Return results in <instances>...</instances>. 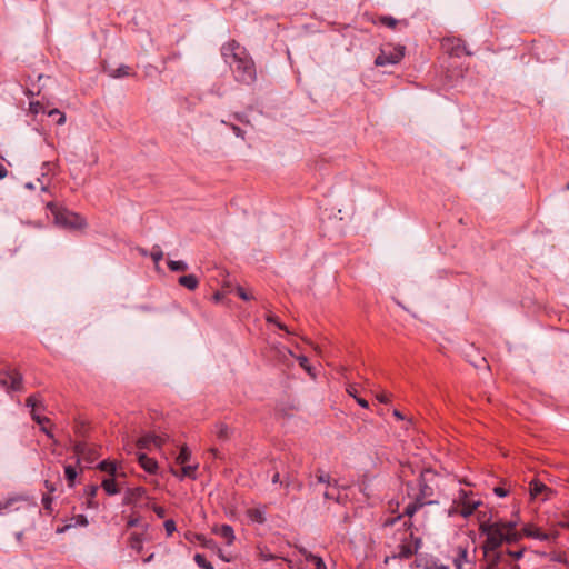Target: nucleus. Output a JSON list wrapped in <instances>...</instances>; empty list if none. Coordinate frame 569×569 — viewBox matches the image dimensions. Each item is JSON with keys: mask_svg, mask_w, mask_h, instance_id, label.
Listing matches in <instances>:
<instances>
[{"mask_svg": "<svg viewBox=\"0 0 569 569\" xmlns=\"http://www.w3.org/2000/svg\"><path fill=\"white\" fill-rule=\"evenodd\" d=\"M221 56L238 83L251 86L257 81L256 63L248 50L238 41L232 39L223 43Z\"/></svg>", "mask_w": 569, "mask_h": 569, "instance_id": "1", "label": "nucleus"}, {"mask_svg": "<svg viewBox=\"0 0 569 569\" xmlns=\"http://www.w3.org/2000/svg\"><path fill=\"white\" fill-rule=\"evenodd\" d=\"M437 488V475L430 469L421 471L418 478V492L412 496V501L406 506L403 516L411 518L425 506L438 503V500L433 499Z\"/></svg>", "mask_w": 569, "mask_h": 569, "instance_id": "2", "label": "nucleus"}, {"mask_svg": "<svg viewBox=\"0 0 569 569\" xmlns=\"http://www.w3.org/2000/svg\"><path fill=\"white\" fill-rule=\"evenodd\" d=\"M47 209L52 213L54 223L61 228L82 230L87 227L86 219L77 212L60 208L53 202H48Z\"/></svg>", "mask_w": 569, "mask_h": 569, "instance_id": "3", "label": "nucleus"}, {"mask_svg": "<svg viewBox=\"0 0 569 569\" xmlns=\"http://www.w3.org/2000/svg\"><path fill=\"white\" fill-rule=\"evenodd\" d=\"M406 47L402 44L387 43L380 48L378 56L375 59L377 67H385L388 64H397L405 57Z\"/></svg>", "mask_w": 569, "mask_h": 569, "instance_id": "4", "label": "nucleus"}, {"mask_svg": "<svg viewBox=\"0 0 569 569\" xmlns=\"http://www.w3.org/2000/svg\"><path fill=\"white\" fill-rule=\"evenodd\" d=\"M480 531L481 533L487 536L483 549L485 552L487 551H493L498 549L503 542H505V532L502 530V526L492 522H483L480 525Z\"/></svg>", "mask_w": 569, "mask_h": 569, "instance_id": "5", "label": "nucleus"}, {"mask_svg": "<svg viewBox=\"0 0 569 569\" xmlns=\"http://www.w3.org/2000/svg\"><path fill=\"white\" fill-rule=\"evenodd\" d=\"M410 538L413 539V546L407 542H402L398 546V551L392 556L385 558V563H388L390 559H409L411 558L421 547V538H413V533H410Z\"/></svg>", "mask_w": 569, "mask_h": 569, "instance_id": "6", "label": "nucleus"}, {"mask_svg": "<svg viewBox=\"0 0 569 569\" xmlns=\"http://www.w3.org/2000/svg\"><path fill=\"white\" fill-rule=\"evenodd\" d=\"M0 385L8 390L20 391L23 387V379L18 370L8 369L2 372Z\"/></svg>", "mask_w": 569, "mask_h": 569, "instance_id": "7", "label": "nucleus"}, {"mask_svg": "<svg viewBox=\"0 0 569 569\" xmlns=\"http://www.w3.org/2000/svg\"><path fill=\"white\" fill-rule=\"evenodd\" d=\"M442 48L451 57H461L462 54L471 56L472 53L467 50L462 39L455 37H447L441 42Z\"/></svg>", "mask_w": 569, "mask_h": 569, "instance_id": "8", "label": "nucleus"}, {"mask_svg": "<svg viewBox=\"0 0 569 569\" xmlns=\"http://www.w3.org/2000/svg\"><path fill=\"white\" fill-rule=\"evenodd\" d=\"M168 435H157L154 432H148L142 435L137 440V447L139 449H151V447L161 448L168 440Z\"/></svg>", "mask_w": 569, "mask_h": 569, "instance_id": "9", "label": "nucleus"}, {"mask_svg": "<svg viewBox=\"0 0 569 569\" xmlns=\"http://www.w3.org/2000/svg\"><path fill=\"white\" fill-rule=\"evenodd\" d=\"M26 406L31 408V417L38 425H42L43 422H50L49 418L42 417L38 413V409L43 408L42 400L39 396H29L26 400Z\"/></svg>", "mask_w": 569, "mask_h": 569, "instance_id": "10", "label": "nucleus"}, {"mask_svg": "<svg viewBox=\"0 0 569 569\" xmlns=\"http://www.w3.org/2000/svg\"><path fill=\"white\" fill-rule=\"evenodd\" d=\"M529 492L532 499L541 497V500L545 501L549 499L552 490L540 480L533 479L529 483Z\"/></svg>", "mask_w": 569, "mask_h": 569, "instance_id": "11", "label": "nucleus"}, {"mask_svg": "<svg viewBox=\"0 0 569 569\" xmlns=\"http://www.w3.org/2000/svg\"><path fill=\"white\" fill-rule=\"evenodd\" d=\"M459 503H460L459 513L463 518L470 517L475 512L477 507L479 506V502L469 499L467 492L463 490L460 491Z\"/></svg>", "mask_w": 569, "mask_h": 569, "instance_id": "12", "label": "nucleus"}, {"mask_svg": "<svg viewBox=\"0 0 569 569\" xmlns=\"http://www.w3.org/2000/svg\"><path fill=\"white\" fill-rule=\"evenodd\" d=\"M342 487L339 486L337 480H333V483L326 488L323 492V497L327 500H333L337 503H345L347 499V495L342 493Z\"/></svg>", "mask_w": 569, "mask_h": 569, "instance_id": "13", "label": "nucleus"}, {"mask_svg": "<svg viewBox=\"0 0 569 569\" xmlns=\"http://www.w3.org/2000/svg\"><path fill=\"white\" fill-rule=\"evenodd\" d=\"M142 498H147V490L143 487L128 488L124 493L123 503L134 505Z\"/></svg>", "mask_w": 569, "mask_h": 569, "instance_id": "14", "label": "nucleus"}, {"mask_svg": "<svg viewBox=\"0 0 569 569\" xmlns=\"http://www.w3.org/2000/svg\"><path fill=\"white\" fill-rule=\"evenodd\" d=\"M213 533L220 537L224 542L230 546L234 541V531L230 525H221L213 528Z\"/></svg>", "mask_w": 569, "mask_h": 569, "instance_id": "15", "label": "nucleus"}, {"mask_svg": "<svg viewBox=\"0 0 569 569\" xmlns=\"http://www.w3.org/2000/svg\"><path fill=\"white\" fill-rule=\"evenodd\" d=\"M522 532L525 537L533 538L540 541H548L550 539V535L540 530V528L535 525H526L522 528Z\"/></svg>", "mask_w": 569, "mask_h": 569, "instance_id": "16", "label": "nucleus"}, {"mask_svg": "<svg viewBox=\"0 0 569 569\" xmlns=\"http://www.w3.org/2000/svg\"><path fill=\"white\" fill-rule=\"evenodd\" d=\"M138 462L140 467L150 475L158 471V462L156 459L148 457L146 453H138Z\"/></svg>", "mask_w": 569, "mask_h": 569, "instance_id": "17", "label": "nucleus"}, {"mask_svg": "<svg viewBox=\"0 0 569 569\" xmlns=\"http://www.w3.org/2000/svg\"><path fill=\"white\" fill-rule=\"evenodd\" d=\"M89 523L88 518L84 515H76L69 519V522L64 528L58 529V532H63L66 529L72 527H87Z\"/></svg>", "mask_w": 569, "mask_h": 569, "instance_id": "18", "label": "nucleus"}, {"mask_svg": "<svg viewBox=\"0 0 569 569\" xmlns=\"http://www.w3.org/2000/svg\"><path fill=\"white\" fill-rule=\"evenodd\" d=\"M247 517L257 523H263L266 521V510L262 507L250 508L247 510Z\"/></svg>", "mask_w": 569, "mask_h": 569, "instance_id": "19", "label": "nucleus"}, {"mask_svg": "<svg viewBox=\"0 0 569 569\" xmlns=\"http://www.w3.org/2000/svg\"><path fill=\"white\" fill-rule=\"evenodd\" d=\"M299 552L306 558L307 561H311L316 569H327L325 561L321 557L315 556L307 551L306 548H299Z\"/></svg>", "mask_w": 569, "mask_h": 569, "instance_id": "20", "label": "nucleus"}, {"mask_svg": "<svg viewBox=\"0 0 569 569\" xmlns=\"http://www.w3.org/2000/svg\"><path fill=\"white\" fill-rule=\"evenodd\" d=\"M178 282H179L180 286H182V287H184V288H187L189 290H194L199 286V280H198V278L194 274L181 276L178 279Z\"/></svg>", "mask_w": 569, "mask_h": 569, "instance_id": "21", "label": "nucleus"}, {"mask_svg": "<svg viewBox=\"0 0 569 569\" xmlns=\"http://www.w3.org/2000/svg\"><path fill=\"white\" fill-rule=\"evenodd\" d=\"M315 480L316 483L326 485V487H329L333 483V480L331 476L326 472L323 469H316L315 471Z\"/></svg>", "mask_w": 569, "mask_h": 569, "instance_id": "22", "label": "nucleus"}, {"mask_svg": "<svg viewBox=\"0 0 569 569\" xmlns=\"http://www.w3.org/2000/svg\"><path fill=\"white\" fill-rule=\"evenodd\" d=\"M101 487L103 488L106 493L109 496H114V495L119 493V487H118L114 478L103 479Z\"/></svg>", "mask_w": 569, "mask_h": 569, "instance_id": "23", "label": "nucleus"}, {"mask_svg": "<svg viewBox=\"0 0 569 569\" xmlns=\"http://www.w3.org/2000/svg\"><path fill=\"white\" fill-rule=\"evenodd\" d=\"M378 21L387 27V28H390V29H395L399 23H402L405 27L408 26V22L406 20H402V21H399L397 20L396 18L391 17V16H380L378 18Z\"/></svg>", "mask_w": 569, "mask_h": 569, "instance_id": "24", "label": "nucleus"}, {"mask_svg": "<svg viewBox=\"0 0 569 569\" xmlns=\"http://www.w3.org/2000/svg\"><path fill=\"white\" fill-rule=\"evenodd\" d=\"M346 391L349 396L355 398V400L358 402L359 406H361L365 409L369 408L368 401L366 399L359 397L358 389H357L356 385H348Z\"/></svg>", "mask_w": 569, "mask_h": 569, "instance_id": "25", "label": "nucleus"}, {"mask_svg": "<svg viewBox=\"0 0 569 569\" xmlns=\"http://www.w3.org/2000/svg\"><path fill=\"white\" fill-rule=\"evenodd\" d=\"M64 476L68 481V486L72 488L78 476L77 469L71 465L64 466Z\"/></svg>", "mask_w": 569, "mask_h": 569, "instance_id": "26", "label": "nucleus"}, {"mask_svg": "<svg viewBox=\"0 0 569 569\" xmlns=\"http://www.w3.org/2000/svg\"><path fill=\"white\" fill-rule=\"evenodd\" d=\"M468 551L466 548H459L458 556L453 560L456 569H463V563L468 561Z\"/></svg>", "mask_w": 569, "mask_h": 569, "instance_id": "27", "label": "nucleus"}, {"mask_svg": "<svg viewBox=\"0 0 569 569\" xmlns=\"http://www.w3.org/2000/svg\"><path fill=\"white\" fill-rule=\"evenodd\" d=\"M167 264H168V268L173 272H184L188 270V264L182 260H179V261L169 260L167 262Z\"/></svg>", "mask_w": 569, "mask_h": 569, "instance_id": "28", "label": "nucleus"}, {"mask_svg": "<svg viewBox=\"0 0 569 569\" xmlns=\"http://www.w3.org/2000/svg\"><path fill=\"white\" fill-rule=\"evenodd\" d=\"M191 458V451L187 446H182L180 448V452L177 457V463L179 465H186Z\"/></svg>", "mask_w": 569, "mask_h": 569, "instance_id": "29", "label": "nucleus"}, {"mask_svg": "<svg viewBox=\"0 0 569 569\" xmlns=\"http://www.w3.org/2000/svg\"><path fill=\"white\" fill-rule=\"evenodd\" d=\"M130 74V67L126 64H121L119 68L113 69L109 72V76L112 78H122Z\"/></svg>", "mask_w": 569, "mask_h": 569, "instance_id": "30", "label": "nucleus"}, {"mask_svg": "<svg viewBox=\"0 0 569 569\" xmlns=\"http://www.w3.org/2000/svg\"><path fill=\"white\" fill-rule=\"evenodd\" d=\"M550 561L567 565L568 563V557L567 553L563 551H555L549 553Z\"/></svg>", "mask_w": 569, "mask_h": 569, "instance_id": "31", "label": "nucleus"}, {"mask_svg": "<svg viewBox=\"0 0 569 569\" xmlns=\"http://www.w3.org/2000/svg\"><path fill=\"white\" fill-rule=\"evenodd\" d=\"M130 548L140 552L142 550V538L138 533H132L129 538Z\"/></svg>", "mask_w": 569, "mask_h": 569, "instance_id": "32", "label": "nucleus"}, {"mask_svg": "<svg viewBox=\"0 0 569 569\" xmlns=\"http://www.w3.org/2000/svg\"><path fill=\"white\" fill-rule=\"evenodd\" d=\"M99 469L102 470V471H106L108 473H110L112 477L116 476V472H117V466L114 462H111V461H108V460H103L99 463Z\"/></svg>", "mask_w": 569, "mask_h": 569, "instance_id": "33", "label": "nucleus"}, {"mask_svg": "<svg viewBox=\"0 0 569 569\" xmlns=\"http://www.w3.org/2000/svg\"><path fill=\"white\" fill-rule=\"evenodd\" d=\"M214 435L221 440H226L229 437V428L224 423H219L214 428Z\"/></svg>", "mask_w": 569, "mask_h": 569, "instance_id": "34", "label": "nucleus"}, {"mask_svg": "<svg viewBox=\"0 0 569 569\" xmlns=\"http://www.w3.org/2000/svg\"><path fill=\"white\" fill-rule=\"evenodd\" d=\"M523 537V532H519L517 530H511L510 532H505V542L515 543L518 542Z\"/></svg>", "mask_w": 569, "mask_h": 569, "instance_id": "35", "label": "nucleus"}, {"mask_svg": "<svg viewBox=\"0 0 569 569\" xmlns=\"http://www.w3.org/2000/svg\"><path fill=\"white\" fill-rule=\"evenodd\" d=\"M194 561L202 569H213L212 563L207 560L204 555L196 553L194 555Z\"/></svg>", "mask_w": 569, "mask_h": 569, "instance_id": "36", "label": "nucleus"}, {"mask_svg": "<svg viewBox=\"0 0 569 569\" xmlns=\"http://www.w3.org/2000/svg\"><path fill=\"white\" fill-rule=\"evenodd\" d=\"M47 114H48L49 117H54V118H57L56 122H57V124H59V126H61V124H63V123L66 122V114H64L62 111H60L59 109H51V110H49V111L47 112Z\"/></svg>", "mask_w": 569, "mask_h": 569, "instance_id": "37", "label": "nucleus"}, {"mask_svg": "<svg viewBox=\"0 0 569 569\" xmlns=\"http://www.w3.org/2000/svg\"><path fill=\"white\" fill-rule=\"evenodd\" d=\"M182 466V477H188L191 479H196V470L198 468V465L190 466V465H181Z\"/></svg>", "mask_w": 569, "mask_h": 569, "instance_id": "38", "label": "nucleus"}, {"mask_svg": "<svg viewBox=\"0 0 569 569\" xmlns=\"http://www.w3.org/2000/svg\"><path fill=\"white\" fill-rule=\"evenodd\" d=\"M86 449H87V445L84 442H77L73 446V451L77 456V463L80 462V457L84 455Z\"/></svg>", "mask_w": 569, "mask_h": 569, "instance_id": "39", "label": "nucleus"}, {"mask_svg": "<svg viewBox=\"0 0 569 569\" xmlns=\"http://www.w3.org/2000/svg\"><path fill=\"white\" fill-rule=\"evenodd\" d=\"M267 321L269 323H274L279 329L284 330L287 333H290L287 326L279 321L278 317L274 315H268Z\"/></svg>", "mask_w": 569, "mask_h": 569, "instance_id": "40", "label": "nucleus"}, {"mask_svg": "<svg viewBox=\"0 0 569 569\" xmlns=\"http://www.w3.org/2000/svg\"><path fill=\"white\" fill-rule=\"evenodd\" d=\"M29 110L33 114L46 112L43 104L40 103L39 101H31L29 104Z\"/></svg>", "mask_w": 569, "mask_h": 569, "instance_id": "41", "label": "nucleus"}, {"mask_svg": "<svg viewBox=\"0 0 569 569\" xmlns=\"http://www.w3.org/2000/svg\"><path fill=\"white\" fill-rule=\"evenodd\" d=\"M163 527L168 537L172 536V533L177 530L176 522L172 519H167L163 523Z\"/></svg>", "mask_w": 569, "mask_h": 569, "instance_id": "42", "label": "nucleus"}, {"mask_svg": "<svg viewBox=\"0 0 569 569\" xmlns=\"http://www.w3.org/2000/svg\"><path fill=\"white\" fill-rule=\"evenodd\" d=\"M150 257H151V259H152L156 263H158L159 261H161V260H162V258H163V252H162V250L160 249V247H158V246L153 247V249H152V251H151V253H150Z\"/></svg>", "mask_w": 569, "mask_h": 569, "instance_id": "43", "label": "nucleus"}, {"mask_svg": "<svg viewBox=\"0 0 569 569\" xmlns=\"http://www.w3.org/2000/svg\"><path fill=\"white\" fill-rule=\"evenodd\" d=\"M21 500H23L22 496H14V497L6 499L4 501H6V503H8V511L9 510H18V508L14 507V505Z\"/></svg>", "mask_w": 569, "mask_h": 569, "instance_id": "44", "label": "nucleus"}, {"mask_svg": "<svg viewBox=\"0 0 569 569\" xmlns=\"http://www.w3.org/2000/svg\"><path fill=\"white\" fill-rule=\"evenodd\" d=\"M496 522L502 526L503 532H510L511 530H516L517 523L515 521H496Z\"/></svg>", "mask_w": 569, "mask_h": 569, "instance_id": "45", "label": "nucleus"}, {"mask_svg": "<svg viewBox=\"0 0 569 569\" xmlns=\"http://www.w3.org/2000/svg\"><path fill=\"white\" fill-rule=\"evenodd\" d=\"M153 512L157 515L158 518H164L166 517V509L161 506H158V505H151L149 506Z\"/></svg>", "mask_w": 569, "mask_h": 569, "instance_id": "46", "label": "nucleus"}, {"mask_svg": "<svg viewBox=\"0 0 569 569\" xmlns=\"http://www.w3.org/2000/svg\"><path fill=\"white\" fill-rule=\"evenodd\" d=\"M41 502H42V506L43 508L47 510V511H51V506H52V498L49 496V495H43L42 499H41Z\"/></svg>", "mask_w": 569, "mask_h": 569, "instance_id": "47", "label": "nucleus"}, {"mask_svg": "<svg viewBox=\"0 0 569 569\" xmlns=\"http://www.w3.org/2000/svg\"><path fill=\"white\" fill-rule=\"evenodd\" d=\"M523 553H525V549H520V550H516V551L510 550V549L507 550V555L512 557L516 560H520L523 557Z\"/></svg>", "mask_w": 569, "mask_h": 569, "instance_id": "48", "label": "nucleus"}, {"mask_svg": "<svg viewBox=\"0 0 569 569\" xmlns=\"http://www.w3.org/2000/svg\"><path fill=\"white\" fill-rule=\"evenodd\" d=\"M237 295H238L242 300H246V301H248V300L252 299V296H251L250 293H248V292L246 291V289H244V288H242V287H238V288H237Z\"/></svg>", "mask_w": 569, "mask_h": 569, "instance_id": "49", "label": "nucleus"}, {"mask_svg": "<svg viewBox=\"0 0 569 569\" xmlns=\"http://www.w3.org/2000/svg\"><path fill=\"white\" fill-rule=\"evenodd\" d=\"M97 491H98V487L97 486H89L87 489H86V492L89 497V505L91 506V499H93L97 495Z\"/></svg>", "mask_w": 569, "mask_h": 569, "instance_id": "50", "label": "nucleus"}, {"mask_svg": "<svg viewBox=\"0 0 569 569\" xmlns=\"http://www.w3.org/2000/svg\"><path fill=\"white\" fill-rule=\"evenodd\" d=\"M298 361L303 369H306L309 373L311 372V368L308 365L309 360L306 356L298 357Z\"/></svg>", "mask_w": 569, "mask_h": 569, "instance_id": "51", "label": "nucleus"}, {"mask_svg": "<svg viewBox=\"0 0 569 569\" xmlns=\"http://www.w3.org/2000/svg\"><path fill=\"white\" fill-rule=\"evenodd\" d=\"M49 422H43L42 425H39L40 426V429L43 433H46L48 436V438L50 439H53V433H52V430L51 428H48L47 425Z\"/></svg>", "mask_w": 569, "mask_h": 569, "instance_id": "52", "label": "nucleus"}, {"mask_svg": "<svg viewBox=\"0 0 569 569\" xmlns=\"http://www.w3.org/2000/svg\"><path fill=\"white\" fill-rule=\"evenodd\" d=\"M376 398L381 403H388L390 401V395L386 392L378 393Z\"/></svg>", "mask_w": 569, "mask_h": 569, "instance_id": "53", "label": "nucleus"}, {"mask_svg": "<svg viewBox=\"0 0 569 569\" xmlns=\"http://www.w3.org/2000/svg\"><path fill=\"white\" fill-rule=\"evenodd\" d=\"M230 128L237 137L243 138L244 131L240 127L231 124Z\"/></svg>", "mask_w": 569, "mask_h": 569, "instance_id": "54", "label": "nucleus"}, {"mask_svg": "<svg viewBox=\"0 0 569 569\" xmlns=\"http://www.w3.org/2000/svg\"><path fill=\"white\" fill-rule=\"evenodd\" d=\"M493 492H495L498 497H501V498H503V497H506V496L508 495V490H507V489H505V488H502V487H496V488L493 489Z\"/></svg>", "mask_w": 569, "mask_h": 569, "instance_id": "55", "label": "nucleus"}, {"mask_svg": "<svg viewBox=\"0 0 569 569\" xmlns=\"http://www.w3.org/2000/svg\"><path fill=\"white\" fill-rule=\"evenodd\" d=\"M272 483H280L283 485V482L280 480V473L276 471L271 477Z\"/></svg>", "mask_w": 569, "mask_h": 569, "instance_id": "56", "label": "nucleus"}, {"mask_svg": "<svg viewBox=\"0 0 569 569\" xmlns=\"http://www.w3.org/2000/svg\"><path fill=\"white\" fill-rule=\"evenodd\" d=\"M7 176H8L7 168L2 163H0V179L6 178Z\"/></svg>", "mask_w": 569, "mask_h": 569, "instance_id": "57", "label": "nucleus"}, {"mask_svg": "<svg viewBox=\"0 0 569 569\" xmlns=\"http://www.w3.org/2000/svg\"><path fill=\"white\" fill-rule=\"evenodd\" d=\"M559 526L565 529H569V516L559 522Z\"/></svg>", "mask_w": 569, "mask_h": 569, "instance_id": "58", "label": "nucleus"}, {"mask_svg": "<svg viewBox=\"0 0 569 569\" xmlns=\"http://www.w3.org/2000/svg\"><path fill=\"white\" fill-rule=\"evenodd\" d=\"M139 525V518H130L128 521V527H137Z\"/></svg>", "mask_w": 569, "mask_h": 569, "instance_id": "59", "label": "nucleus"}, {"mask_svg": "<svg viewBox=\"0 0 569 569\" xmlns=\"http://www.w3.org/2000/svg\"><path fill=\"white\" fill-rule=\"evenodd\" d=\"M6 511H8V503L4 500H0V513L3 515Z\"/></svg>", "mask_w": 569, "mask_h": 569, "instance_id": "60", "label": "nucleus"}, {"mask_svg": "<svg viewBox=\"0 0 569 569\" xmlns=\"http://www.w3.org/2000/svg\"><path fill=\"white\" fill-rule=\"evenodd\" d=\"M393 416L399 420L405 419L403 415L397 409L393 410Z\"/></svg>", "mask_w": 569, "mask_h": 569, "instance_id": "61", "label": "nucleus"}, {"mask_svg": "<svg viewBox=\"0 0 569 569\" xmlns=\"http://www.w3.org/2000/svg\"><path fill=\"white\" fill-rule=\"evenodd\" d=\"M433 569H449V567L447 565H442V563H433Z\"/></svg>", "mask_w": 569, "mask_h": 569, "instance_id": "62", "label": "nucleus"}, {"mask_svg": "<svg viewBox=\"0 0 569 569\" xmlns=\"http://www.w3.org/2000/svg\"><path fill=\"white\" fill-rule=\"evenodd\" d=\"M154 555L151 553L150 556H148L147 558L143 559V562H150L152 559H153Z\"/></svg>", "mask_w": 569, "mask_h": 569, "instance_id": "63", "label": "nucleus"}, {"mask_svg": "<svg viewBox=\"0 0 569 569\" xmlns=\"http://www.w3.org/2000/svg\"><path fill=\"white\" fill-rule=\"evenodd\" d=\"M22 536H23V533H22V532H18V533L16 535L17 540H21V539H22Z\"/></svg>", "mask_w": 569, "mask_h": 569, "instance_id": "64", "label": "nucleus"}]
</instances>
